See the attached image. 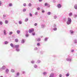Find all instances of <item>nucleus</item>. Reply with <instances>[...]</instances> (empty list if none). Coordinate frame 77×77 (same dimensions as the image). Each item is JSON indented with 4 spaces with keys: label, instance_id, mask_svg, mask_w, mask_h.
<instances>
[{
    "label": "nucleus",
    "instance_id": "obj_8",
    "mask_svg": "<svg viewBox=\"0 0 77 77\" xmlns=\"http://www.w3.org/2000/svg\"><path fill=\"white\" fill-rule=\"evenodd\" d=\"M41 26L42 28H45V24H42L41 25Z\"/></svg>",
    "mask_w": 77,
    "mask_h": 77
},
{
    "label": "nucleus",
    "instance_id": "obj_54",
    "mask_svg": "<svg viewBox=\"0 0 77 77\" xmlns=\"http://www.w3.org/2000/svg\"><path fill=\"white\" fill-rule=\"evenodd\" d=\"M37 46H39L40 45V43H38L37 44Z\"/></svg>",
    "mask_w": 77,
    "mask_h": 77
},
{
    "label": "nucleus",
    "instance_id": "obj_64",
    "mask_svg": "<svg viewBox=\"0 0 77 77\" xmlns=\"http://www.w3.org/2000/svg\"><path fill=\"white\" fill-rule=\"evenodd\" d=\"M0 77H3L2 76H1Z\"/></svg>",
    "mask_w": 77,
    "mask_h": 77
},
{
    "label": "nucleus",
    "instance_id": "obj_2",
    "mask_svg": "<svg viewBox=\"0 0 77 77\" xmlns=\"http://www.w3.org/2000/svg\"><path fill=\"white\" fill-rule=\"evenodd\" d=\"M72 22V20H71V19L70 17H68L67 18V20L66 22L67 24L68 25H69V24H70Z\"/></svg>",
    "mask_w": 77,
    "mask_h": 77
},
{
    "label": "nucleus",
    "instance_id": "obj_38",
    "mask_svg": "<svg viewBox=\"0 0 77 77\" xmlns=\"http://www.w3.org/2000/svg\"><path fill=\"white\" fill-rule=\"evenodd\" d=\"M5 24H8V21L7 20H5Z\"/></svg>",
    "mask_w": 77,
    "mask_h": 77
},
{
    "label": "nucleus",
    "instance_id": "obj_43",
    "mask_svg": "<svg viewBox=\"0 0 77 77\" xmlns=\"http://www.w3.org/2000/svg\"><path fill=\"white\" fill-rule=\"evenodd\" d=\"M15 41L16 42H18V39H16L15 40Z\"/></svg>",
    "mask_w": 77,
    "mask_h": 77
},
{
    "label": "nucleus",
    "instance_id": "obj_59",
    "mask_svg": "<svg viewBox=\"0 0 77 77\" xmlns=\"http://www.w3.org/2000/svg\"><path fill=\"white\" fill-rule=\"evenodd\" d=\"M59 76L60 77H62V75L61 74H60L59 75Z\"/></svg>",
    "mask_w": 77,
    "mask_h": 77
},
{
    "label": "nucleus",
    "instance_id": "obj_42",
    "mask_svg": "<svg viewBox=\"0 0 77 77\" xmlns=\"http://www.w3.org/2000/svg\"><path fill=\"white\" fill-rule=\"evenodd\" d=\"M69 74L68 73L66 74V77H68V76H69Z\"/></svg>",
    "mask_w": 77,
    "mask_h": 77
},
{
    "label": "nucleus",
    "instance_id": "obj_35",
    "mask_svg": "<svg viewBox=\"0 0 77 77\" xmlns=\"http://www.w3.org/2000/svg\"><path fill=\"white\" fill-rule=\"evenodd\" d=\"M9 6L10 7H11V6H12V3H10L9 4Z\"/></svg>",
    "mask_w": 77,
    "mask_h": 77
},
{
    "label": "nucleus",
    "instance_id": "obj_32",
    "mask_svg": "<svg viewBox=\"0 0 77 77\" xmlns=\"http://www.w3.org/2000/svg\"><path fill=\"white\" fill-rule=\"evenodd\" d=\"M74 42H75V44H76L77 43V40L75 39L74 40Z\"/></svg>",
    "mask_w": 77,
    "mask_h": 77
},
{
    "label": "nucleus",
    "instance_id": "obj_5",
    "mask_svg": "<svg viewBox=\"0 0 77 77\" xmlns=\"http://www.w3.org/2000/svg\"><path fill=\"white\" fill-rule=\"evenodd\" d=\"M45 6H47L48 8H50V5L48 4L47 3H46L45 4Z\"/></svg>",
    "mask_w": 77,
    "mask_h": 77
},
{
    "label": "nucleus",
    "instance_id": "obj_60",
    "mask_svg": "<svg viewBox=\"0 0 77 77\" xmlns=\"http://www.w3.org/2000/svg\"><path fill=\"white\" fill-rule=\"evenodd\" d=\"M38 14V12H36L35 13V15H37Z\"/></svg>",
    "mask_w": 77,
    "mask_h": 77
},
{
    "label": "nucleus",
    "instance_id": "obj_37",
    "mask_svg": "<svg viewBox=\"0 0 77 77\" xmlns=\"http://www.w3.org/2000/svg\"><path fill=\"white\" fill-rule=\"evenodd\" d=\"M13 33V32H10V33H9V35H12Z\"/></svg>",
    "mask_w": 77,
    "mask_h": 77
},
{
    "label": "nucleus",
    "instance_id": "obj_63",
    "mask_svg": "<svg viewBox=\"0 0 77 77\" xmlns=\"http://www.w3.org/2000/svg\"><path fill=\"white\" fill-rule=\"evenodd\" d=\"M54 57H56V55H54Z\"/></svg>",
    "mask_w": 77,
    "mask_h": 77
},
{
    "label": "nucleus",
    "instance_id": "obj_58",
    "mask_svg": "<svg viewBox=\"0 0 77 77\" xmlns=\"http://www.w3.org/2000/svg\"><path fill=\"white\" fill-rule=\"evenodd\" d=\"M53 3H55V2H56V1H55V0H53Z\"/></svg>",
    "mask_w": 77,
    "mask_h": 77
},
{
    "label": "nucleus",
    "instance_id": "obj_48",
    "mask_svg": "<svg viewBox=\"0 0 77 77\" xmlns=\"http://www.w3.org/2000/svg\"><path fill=\"white\" fill-rule=\"evenodd\" d=\"M32 35H33V36H34L35 35V32L32 33Z\"/></svg>",
    "mask_w": 77,
    "mask_h": 77
},
{
    "label": "nucleus",
    "instance_id": "obj_26",
    "mask_svg": "<svg viewBox=\"0 0 77 77\" xmlns=\"http://www.w3.org/2000/svg\"><path fill=\"white\" fill-rule=\"evenodd\" d=\"M3 22L2 21H0V25L1 26L3 25Z\"/></svg>",
    "mask_w": 77,
    "mask_h": 77
},
{
    "label": "nucleus",
    "instance_id": "obj_33",
    "mask_svg": "<svg viewBox=\"0 0 77 77\" xmlns=\"http://www.w3.org/2000/svg\"><path fill=\"white\" fill-rule=\"evenodd\" d=\"M57 16L56 15H55L54 17V19H56L57 18Z\"/></svg>",
    "mask_w": 77,
    "mask_h": 77
},
{
    "label": "nucleus",
    "instance_id": "obj_10",
    "mask_svg": "<svg viewBox=\"0 0 77 77\" xmlns=\"http://www.w3.org/2000/svg\"><path fill=\"white\" fill-rule=\"evenodd\" d=\"M63 22H66V18L64 17L63 18Z\"/></svg>",
    "mask_w": 77,
    "mask_h": 77
},
{
    "label": "nucleus",
    "instance_id": "obj_50",
    "mask_svg": "<svg viewBox=\"0 0 77 77\" xmlns=\"http://www.w3.org/2000/svg\"><path fill=\"white\" fill-rule=\"evenodd\" d=\"M23 6H26V4L25 3H24L23 4Z\"/></svg>",
    "mask_w": 77,
    "mask_h": 77
},
{
    "label": "nucleus",
    "instance_id": "obj_11",
    "mask_svg": "<svg viewBox=\"0 0 77 77\" xmlns=\"http://www.w3.org/2000/svg\"><path fill=\"white\" fill-rule=\"evenodd\" d=\"M42 74L43 75H45L47 74V72H44L42 73Z\"/></svg>",
    "mask_w": 77,
    "mask_h": 77
},
{
    "label": "nucleus",
    "instance_id": "obj_47",
    "mask_svg": "<svg viewBox=\"0 0 77 77\" xmlns=\"http://www.w3.org/2000/svg\"><path fill=\"white\" fill-rule=\"evenodd\" d=\"M37 62L38 63H39L41 62V61H40V60H37Z\"/></svg>",
    "mask_w": 77,
    "mask_h": 77
},
{
    "label": "nucleus",
    "instance_id": "obj_25",
    "mask_svg": "<svg viewBox=\"0 0 77 77\" xmlns=\"http://www.w3.org/2000/svg\"><path fill=\"white\" fill-rule=\"evenodd\" d=\"M5 72L7 73L9 72V69H7L5 70Z\"/></svg>",
    "mask_w": 77,
    "mask_h": 77
},
{
    "label": "nucleus",
    "instance_id": "obj_15",
    "mask_svg": "<svg viewBox=\"0 0 77 77\" xmlns=\"http://www.w3.org/2000/svg\"><path fill=\"white\" fill-rule=\"evenodd\" d=\"M8 43L9 42L7 41H6L4 42V44L5 45H7V44H8Z\"/></svg>",
    "mask_w": 77,
    "mask_h": 77
},
{
    "label": "nucleus",
    "instance_id": "obj_29",
    "mask_svg": "<svg viewBox=\"0 0 77 77\" xmlns=\"http://www.w3.org/2000/svg\"><path fill=\"white\" fill-rule=\"evenodd\" d=\"M47 14L48 15H51V12H48L47 13Z\"/></svg>",
    "mask_w": 77,
    "mask_h": 77
},
{
    "label": "nucleus",
    "instance_id": "obj_30",
    "mask_svg": "<svg viewBox=\"0 0 77 77\" xmlns=\"http://www.w3.org/2000/svg\"><path fill=\"white\" fill-rule=\"evenodd\" d=\"M11 71L12 72H15V70L13 69H11Z\"/></svg>",
    "mask_w": 77,
    "mask_h": 77
},
{
    "label": "nucleus",
    "instance_id": "obj_34",
    "mask_svg": "<svg viewBox=\"0 0 77 77\" xmlns=\"http://www.w3.org/2000/svg\"><path fill=\"white\" fill-rule=\"evenodd\" d=\"M19 24H22V21H19Z\"/></svg>",
    "mask_w": 77,
    "mask_h": 77
},
{
    "label": "nucleus",
    "instance_id": "obj_23",
    "mask_svg": "<svg viewBox=\"0 0 77 77\" xmlns=\"http://www.w3.org/2000/svg\"><path fill=\"white\" fill-rule=\"evenodd\" d=\"M48 38H49L48 37L45 38V41H47V40H48Z\"/></svg>",
    "mask_w": 77,
    "mask_h": 77
},
{
    "label": "nucleus",
    "instance_id": "obj_27",
    "mask_svg": "<svg viewBox=\"0 0 77 77\" xmlns=\"http://www.w3.org/2000/svg\"><path fill=\"white\" fill-rule=\"evenodd\" d=\"M37 41L39 42L41 41V38H37Z\"/></svg>",
    "mask_w": 77,
    "mask_h": 77
},
{
    "label": "nucleus",
    "instance_id": "obj_62",
    "mask_svg": "<svg viewBox=\"0 0 77 77\" xmlns=\"http://www.w3.org/2000/svg\"><path fill=\"white\" fill-rule=\"evenodd\" d=\"M4 77H6V75H5V76H4Z\"/></svg>",
    "mask_w": 77,
    "mask_h": 77
},
{
    "label": "nucleus",
    "instance_id": "obj_6",
    "mask_svg": "<svg viewBox=\"0 0 77 77\" xmlns=\"http://www.w3.org/2000/svg\"><path fill=\"white\" fill-rule=\"evenodd\" d=\"M5 69H6V66H2V68H0V70H1V69H3V70H5Z\"/></svg>",
    "mask_w": 77,
    "mask_h": 77
},
{
    "label": "nucleus",
    "instance_id": "obj_53",
    "mask_svg": "<svg viewBox=\"0 0 77 77\" xmlns=\"http://www.w3.org/2000/svg\"><path fill=\"white\" fill-rule=\"evenodd\" d=\"M74 18H76V17H77V15L75 14L74 15Z\"/></svg>",
    "mask_w": 77,
    "mask_h": 77
},
{
    "label": "nucleus",
    "instance_id": "obj_56",
    "mask_svg": "<svg viewBox=\"0 0 77 77\" xmlns=\"http://www.w3.org/2000/svg\"><path fill=\"white\" fill-rule=\"evenodd\" d=\"M74 51V50H71V52H72V53H73Z\"/></svg>",
    "mask_w": 77,
    "mask_h": 77
},
{
    "label": "nucleus",
    "instance_id": "obj_36",
    "mask_svg": "<svg viewBox=\"0 0 77 77\" xmlns=\"http://www.w3.org/2000/svg\"><path fill=\"white\" fill-rule=\"evenodd\" d=\"M23 12H26V8H24L23 10Z\"/></svg>",
    "mask_w": 77,
    "mask_h": 77
},
{
    "label": "nucleus",
    "instance_id": "obj_3",
    "mask_svg": "<svg viewBox=\"0 0 77 77\" xmlns=\"http://www.w3.org/2000/svg\"><path fill=\"white\" fill-rule=\"evenodd\" d=\"M66 60L67 61V62H71L72 61V58L70 57H69L66 59Z\"/></svg>",
    "mask_w": 77,
    "mask_h": 77
},
{
    "label": "nucleus",
    "instance_id": "obj_18",
    "mask_svg": "<svg viewBox=\"0 0 77 77\" xmlns=\"http://www.w3.org/2000/svg\"><path fill=\"white\" fill-rule=\"evenodd\" d=\"M69 15L70 17L72 16V12H70L69 14Z\"/></svg>",
    "mask_w": 77,
    "mask_h": 77
},
{
    "label": "nucleus",
    "instance_id": "obj_28",
    "mask_svg": "<svg viewBox=\"0 0 77 77\" xmlns=\"http://www.w3.org/2000/svg\"><path fill=\"white\" fill-rule=\"evenodd\" d=\"M6 15H3V18L4 19H5L6 18Z\"/></svg>",
    "mask_w": 77,
    "mask_h": 77
},
{
    "label": "nucleus",
    "instance_id": "obj_19",
    "mask_svg": "<svg viewBox=\"0 0 77 77\" xmlns=\"http://www.w3.org/2000/svg\"><path fill=\"white\" fill-rule=\"evenodd\" d=\"M53 30L54 31H56V30H57V28L56 27H55L53 28Z\"/></svg>",
    "mask_w": 77,
    "mask_h": 77
},
{
    "label": "nucleus",
    "instance_id": "obj_55",
    "mask_svg": "<svg viewBox=\"0 0 77 77\" xmlns=\"http://www.w3.org/2000/svg\"><path fill=\"white\" fill-rule=\"evenodd\" d=\"M42 13H45V11L44 10H42Z\"/></svg>",
    "mask_w": 77,
    "mask_h": 77
},
{
    "label": "nucleus",
    "instance_id": "obj_22",
    "mask_svg": "<svg viewBox=\"0 0 77 77\" xmlns=\"http://www.w3.org/2000/svg\"><path fill=\"white\" fill-rule=\"evenodd\" d=\"M70 32L71 33V34H72L74 33V31H73L72 30H70Z\"/></svg>",
    "mask_w": 77,
    "mask_h": 77
},
{
    "label": "nucleus",
    "instance_id": "obj_16",
    "mask_svg": "<svg viewBox=\"0 0 77 77\" xmlns=\"http://www.w3.org/2000/svg\"><path fill=\"white\" fill-rule=\"evenodd\" d=\"M3 32H4V35H6L7 34L6 31V30H4L3 31Z\"/></svg>",
    "mask_w": 77,
    "mask_h": 77
},
{
    "label": "nucleus",
    "instance_id": "obj_39",
    "mask_svg": "<svg viewBox=\"0 0 77 77\" xmlns=\"http://www.w3.org/2000/svg\"><path fill=\"white\" fill-rule=\"evenodd\" d=\"M17 76H19V75H20V73L19 72H17Z\"/></svg>",
    "mask_w": 77,
    "mask_h": 77
},
{
    "label": "nucleus",
    "instance_id": "obj_12",
    "mask_svg": "<svg viewBox=\"0 0 77 77\" xmlns=\"http://www.w3.org/2000/svg\"><path fill=\"white\" fill-rule=\"evenodd\" d=\"M57 6L58 8H61V5L60 4H58Z\"/></svg>",
    "mask_w": 77,
    "mask_h": 77
},
{
    "label": "nucleus",
    "instance_id": "obj_61",
    "mask_svg": "<svg viewBox=\"0 0 77 77\" xmlns=\"http://www.w3.org/2000/svg\"><path fill=\"white\" fill-rule=\"evenodd\" d=\"M42 0H39V1L40 2H42Z\"/></svg>",
    "mask_w": 77,
    "mask_h": 77
},
{
    "label": "nucleus",
    "instance_id": "obj_4",
    "mask_svg": "<svg viewBox=\"0 0 77 77\" xmlns=\"http://www.w3.org/2000/svg\"><path fill=\"white\" fill-rule=\"evenodd\" d=\"M29 32L30 33H32V32H34V29H29Z\"/></svg>",
    "mask_w": 77,
    "mask_h": 77
},
{
    "label": "nucleus",
    "instance_id": "obj_20",
    "mask_svg": "<svg viewBox=\"0 0 77 77\" xmlns=\"http://www.w3.org/2000/svg\"><path fill=\"white\" fill-rule=\"evenodd\" d=\"M29 20V19H28V18H25V22H27V21Z\"/></svg>",
    "mask_w": 77,
    "mask_h": 77
},
{
    "label": "nucleus",
    "instance_id": "obj_17",
    "mask_svg": "<svg viewBox=\"0 0 77 77\" xmlns=\"http://www.w3.org/2000/svg\"><path fill=\"white\" fill-rule=\"evenodd\" d=\"M74 8L75 9H77V4H75L74 5Z\"/></svg>",
    "mask_w": 77,
    "mask_h": 77
},
{
    "label": "nucleus",
    "instance_id": "obj_57",
    "mask_svg": "<svg viewBox=\"0 0 77 77\" xmlns=\"http://www.w3.org/2000/svg\"><path fill=\"white\" fill-rule=\"evenodd\" d=\"M37 9L38 10V11H39V10H40V8H37Z\"/></svg>",
    "mask_w": 77,
    "mask_h": 77
},
{
    "label": "nucleus",
    "instance_id": "obj_9",
    "mask_svg": "<svg viewBox=\"0 0 77 77\" xmlns=\"http://www.w3.org/2000/svg\"><path fill=\"white\" fill-rule=\"evenodd\" d=\"M38 53H40V54H42L44 53V51H40L38 52Z\"/></svg>",
    "mask_w": 77,
    "mask_h": 77
},
{
    "label": "nucleus",
    "instance_id": "obj_44",
    "mask_svg": "<svg viewBox=\"0 0 77 77\" xmlns=\"http://www.w3.org/2000/svg\"><path fill=\"white\" fill-rule=\"evenodd\" d=\"M34 26H38V23H35L34 24Z\"/></svg>",
    "mask_w": 77,
    "mask_h": 77
},
{
    "label": "nucleus",
    "instance_id": "obj_46",
    "mask_svg": "<svg viewBox=\"0 0 77 77\" xmlns=\"http://www.w3.org/2000/svg\"><path fill=\"white\" fill-rule=\"evenodd\" d=\"M25 36L26 37H28V36H29V34H26Z\"/></svg>",
    "mask_w": 77,
    "mask_h": 77
},
{
    "label": "nucleus",
    "instance_id": "obj_41",
    "mask_svg": "<svg viewBox=\"0 0 77 77\" xmlns=\"http://www.w3.org/2000/svg\"><path fill=\"white\" fill-rule=\"evenodd\" d=\"M22 74H26V72L23 71L22 72Z\"/></svg>",
    "mask_w": 77,
    "mask_h": 77
},
{
    "label": "nucleus",
    "instance_id": "obj_45",
    "mask_svg": "<svg viewBox=\"0 0 77 77\" xmlns=\"http://www.w3.org/2000/svg\"><path fill=\"white\" fill-rule=\"evenodd\" d=\"M31 63H35V61H31Z\"/></svg>",
    "mask_w": 77,
    "mask_h": 77
},
{
    "label": "nucleus",
    "instance_id": "obj_31",
    "mask_svg": "<svg viewBox=\"0 0 77 77\" xmlns=\"http://www.w3.org/2000/svg\"><path fill=\"white\" fill-rule=\"evenodd\" d=\"M57 27V26L56 25V24H54L53 25V27Z\"/></svg>",
    "mask_w": 77,
    "mask_h": 77
},
{
    "label": "nucleus",
    "instance_id": "obj_52",
    "mask_svg": "<svg viewBox=\"0 0 77 77\" xmlns=\"http://www.w3.org/2000/svg\"><path fill=\"white\" fill-rule=\"evenodd\" d=\"M34 50H38V48L36 47V48H34Z\"/></svg>",
    "mask_w": 77,
    "mask_h": 77
},
{
    "label": "nucleus",
    "instance_id": "obj_24",
    "mask_svg": "<svg viewBox=\"0 0 77 77\" xmlns=\"http://www.w3.org/2000/svg\"><path fill=\"white\" fill-rule=\"evenodd\" d=\"M17 34H20V30H17Z\"/></svg>",
    "mask_w": 77,
    "mask_h": 77
},
{
    "label": "nucleus",
    "instance_id": "obj_14",
    "mask_svg": "<svg viewBox=\"0 0 77 77\" xmlns=\"http://www.w3.org/2000/svg\"><path fill=\"white\" fill-rule=\"evenodd\" d=\"M24 42H25V41H24V39H23L21 41V44H24Z\"/></svg>",
    "mask_w": 77,
    "mask_h": 77
},
{
    "label": "nucleus",
    "instance_id": "obj_21",
    "mask_svg": "<svg viewBox=\"0 0 77 77\" xmlns=\"http://www.w3.org/2000/svg\"><path fill=\"white\" fill-rule=\"evenodd\" d=\"M34 67L35 68H37L38 66H37V65L34 64Z\"/></svg>",
    "mask_w": 77,
    "mask_h": 77
},
{
    "label": "nucleus",
    "instance_id": "obj_40",
    "mask_svg": "<svg viewBox=\"0 0 77 77\" xmlns=\"http://www.w3.org/2000/svg\"><path fill=\"white\" fill-rule=\"evenodd\" d=\"M28 6H30V7L32 6V4L30 3H29V4H28Z\"/></svg>",
    "mask_w": 77,
    "mask_h": 77
},
{
    "label": "nucleus",
    "instance_id": "obj_49",
    "mask_svg": "<svg viewBox=\"0 0 77 77\" xmlns=\"http://www.w3.org/2000/svg\"><path fill=\"white\" fill-rule=\"evenodd\" d=\"M29 16L30 17H32V16H33V15H32V13H30Z\"/></svg>",
    "mask_w": 77,
    "mask_h": 77
},
{
    "label": "nucleus",
    "instance_id": "obj_1",
    "mask_svg": "<svg viewBox=\"0 0 77 77\" xmlns=\"http://www.w3.org/2000/svg\"><path fill=\"white\" fill-rule=\"evenodd\" d=\"M20 47V45H17L14 46V48H16V51L17 52H19L20 51V49L19 48Z\"/></svg>",
    "mask_w": 77,
    "mask_h": 77
},
{
    "label": "nucleus",
    "instance_id": "obj_7",
    "mask_svg": "<svg viewBox=\"0 0 77 77\" xmlns=\"http://www.w3.org/2000/svg\"><path fill=\"white\" fill-rule=\"evenodd\" d=\"M54 73H51L50 74L49 77H54Z\"/></svg>",
    "mask_w": 77,
    "mask_h": 77
},
{
    "label": "nucleus",
    "instance_id": "obj_13",
    "mask_svg": "<svg viewBox=\"0 0 77 77\" xmlns=\"http://www.w3.org/2000/svg\"><path fill=\"white\" fill-rule=\"evenodd\" d=\"M10 46L12 47V48H14V45L12 43L10 44Z\"/></svg>",
    "mask_w": 77,
    "mask_h": 77
},
{
    "label": "nucleus",
    "instance_id": "obj_51",
    "mask_svg": "<svg viewBox=\"0 0 77 77\" xmlns=\"http://www.w3.org/2000/svg\"><path fill=\"white\" fill-rule=\"evenodd\" d=\"M2 1H0V6H2Z\"/></svg>",
    "mask_w": 77,
    "mask_h": 77
}]
</instances>
